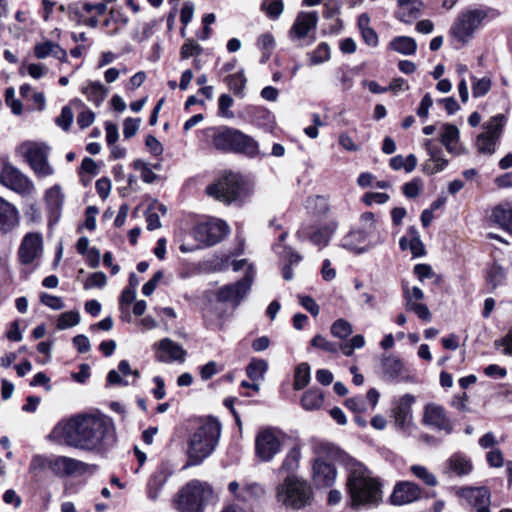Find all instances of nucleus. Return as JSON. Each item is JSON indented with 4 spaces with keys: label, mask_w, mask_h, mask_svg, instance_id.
Wrapping results in <instances>:
<instances>
[{
    "label": "nucleus",
    "mask_w": 512,
    "mask_h": 512,
    "mask_svg": "<svg viewBox=\"0 0 512 512\" xmlns=\"http://www.w3.org/2000/svg\"><path fill=\"white\" fill-rule=\"evenodd\" d=\"M375 244L369 240V231L365 229L351 231L343 239V247L355 253L368 251Z\"/></svg>",
    "instance_id": "obj_25"
},
{
    "label": "nucleus",
    "mask_w": 512,
    "mask_h": 512,
    "mask_svg": "<svg viewBox=\"0 0 512 512\" xmlns=\"http://www.w3.org/2000/svg\"><path fill=\"white\" fill-rule=\"evenodd\" d=\"M311 347L331 353V354H337L338 353V344L335 342H332L328 340L326 337L318 334L315 337L312 338L310 342Z\"/></svg>",
    "instance_id": "obj_49"
},
{
    "label": "nucleus",
    "mask_w": 512,
    "mask_h": 512,
    "mask_svg": "<svg viewBox=\"0 0 512 512\" xmlns=\"http://www.w3.org/2000/svg\"><path fill=\"white\" fill-rule=\"evenodd\" d=\"M506 277V271L500 265H493L490 267L487 280L495 288L501 285Z\"/></svg>",
    "instance_id": "obj_57"
},
{
    "label": "nucleus",
    "mask_w": 512,
    "mask_h": 512,
    "mask_svg": "<svg viewBox=\"0 0 512 512\" xmlns=\"http://www.w3.org/2000/svg\"><path fill=\"white\" fill-rule=\"evenodd\" d=\"M51 471V456L34 455L29 465V473L33 477H40L46 470Z\"/></svg>",
    "instance_id": "obj_44"
},
{
    "label": "nucleus",
    "mask_w": 512,
    "mask_h": 512,
    "mask_svg": "<svg viewBox=\"0 0 512 512\" xmlns=\"http://www.w3.org/2000/svg\"><path fill=\"white\" fill-rule=\"evenodd\" d=\"M254 275L255 272L250 267V272H248L243 279L234 284L221 287L217 293L218 300L231 303L233 306H238L250 291Z\"/></svg>",
    "instance_id": "obj_14"
},
{
    "label": "nucleus",
    "mask_w": 512,
    "mask_h": 512,
    "mask_svg": "<svg viewBox=\"0 0 512 512\" xmlns=\"http://www.w3.org/2000/svg\"><path fill=\"white\" fill-rule=\"evenodd\" d=\"M89 465L67 456H51V472L56 476H70L85 473Z\"/></svg>",
    "instance_id": "obj_21"
},
{
    "label": "nucleus",
    "mask_w": 512,
    "mask_h": 512,
    "mask_svg": "<svg viewBox=\"0 0 512 512\" xmlns=\"http://www.w3.org/2000/svg\"><path fill=\"white\" fill-rule=\"evenodd\" d=\"M268 369L267 361L263 359H252L246 368V374L253 382H259L264 379Z\"/></svg>",
    "instance_id": "obj_41"
},
{
    "label": "nucleus",
    "mask_w": 512,
    "mask_h": 512,
    "mask_svg": "<svg viewBox=\"0 0 512 512\" xmlns=\"http://www.w3.org/2000/svg\"><path fill=\"white\" fill-rule=\"evenodd\" d=\"M284 9V4L282 0H263L261 4V10L266 14L270 19L278 18Z\"/></svg>",
    "instance_id": "obj_50"
},
{
    "label": "nucleus",
    "mask_w": 512,
    "mask_h": 512,
    "mask_svg": "<svg viewBox=\"0 0 512 512\" xmlns=\"http://www.w3.org/2000/svg\"><path fill=\"white\" fill-rule=\"evenodd\" d=\"M236 145L234 152L245 154L248 157L254 158L260 155L258 142L251 136L244 134L239 130L236 138Z\"/></svg>",
    "instance_id": "obj_32"
},
{
    "label": "nucleus",
    "mask_w": 512,
    "mask_h": 512,
    "mask_svg": "<svg viewBox=\"0 0 512 512\" xmlns=\"http://www.w3.org/2000/svg\"><path fill=\"white\" fill-rule=\"evenodd\" d=\"M234 104L233 98L229 94H221L218 99V116L233 119L235 117L231 107Z\"/></svg>",
    "instance_id": "obj_51"
},
{
    "label": "nucleus",
    "mask_w": 512,
    "mask_h": 512,
    "mask_svg": "<svg viewBox=\"0 0 512 512\" xmlns=\"http://www.w3.org/2000/svg\"><path fill=\"white\" fill-rule=\"evenodd\" d=\"M228 225L221 219L209 218L199 222L194 228V237L206 246H212L221 241L227 234Z\"/></svg>",
    "instance_id": "obj_13"
},
{
    "label": "nucleus",
    "mask_w": 512,
    "mask_h": 512,
    "mask_svg": "<svg viewBox=\"0 0 512 512\" xmlns=\"http://www.w3.org/2000/svg\"><path fill=\"white\" fill-rule=\"evenodd\" d=\"M448 468L453 473L461 476L471 472L472 464L466 457L456 454L449 459Z\"/></svg>",
    "instance_id": "obj_45"
},
{
    "label": "nucleus",
    "mask_w": 512,
    "mask_h": 512,
    "mask_svg": "<svg viewBox=\"0 0 512 512\" xmlns=\"http://www.w3.org/2000/svg\"><path fill=\"white\" fill-rule=\"evenodd\" d=\"M15 152L29 164L37 178L54 174V168L48 160L50 147L46 143L27 140L19 144Z\"/></svg>",
    "instance_id": "obj_6"
},
{
    "label": "nucleus",
    "mask_w": 512,
    "mask_h": 512,
    "mask_svg": "<svg viewBox=\"0 0 512 512\" xmlns=\"http://www.w3.org/2000/svg\"><path fill=\"white\" fill-rule=\"evenodd\" d=\"M310 381V367L307 363L299 364L294 374V389L301 390L308 385Z\"/></svg>",
    "instance_id": "obj_48"
},
{
    "label": "nucleus",
    "mask_w": 512,
    "mask_h": 512,
    "mask_svg": "<svg viewBox=\"0 0 512 512\" xmlns=\"http://www.w3.org/2000/svg\"><path fill=\"white\" fill-rule=\"evenodd\" d=\"M330 332L332 336L337 339L344 340L353 333V326L347 320L340 318L335 320L331 327Z\"/></svg>",
    "instance_id": "obj_46"
},
{
    "label": "nucleus",
    "mask_w": 512,
    "mask_h": 512,
    "mask_svg": "<svg viewBox=\"0 0 512 512\" xmlns=\"http://www.w3.org/2000/svg\"><path fill=\"white\" fill-rule=\"evenodd\" d=\"M389 48L402 55H413L417 51V42L409 36H397L389 42Z\"/></svg>",
    "instance_id": "obj_36"
},
{
    "label": "nucleus",
    "mask_w": 512,
    "mask_h": 512,
    "mask_svg": "<svg viewBox=\"0 0 512 512\" xmlns=\"http://www.w3.org/2000/svg\"><path fill=\"white\" fill-rule=\"evenodd\" d=\"M20 225L18 208L0 197V234H8Z\"/></svg>",
    "instance_id": "obj_23"
},
{
    "label": "nucleus",
    "mask_w": 512,
    "mask_h": 512,
    "mask_svg": "<svg viewBox=\"0 0 512 512\" xmlns=\"http://www.w3.org/2000/svg\"><path fill=\"white\" fill-rule=\"evenodd\" d=\"M423 490L415 482L398 481L389 496L390 504L394 506H403L412 504L422 498Z\"/></svg>",
    "instance_id": "obj_17"
},
{
    "label": "nucleus",
    "mask_w": 512,
    "mask_h": 512,
    "mask_svg": "<svg viewBox=\"0 0 512 512\" xmlns=\"http://www.w3.org/2000/svg\"><path fill=\"white\" fill-rule=\"evenodd\" d=\"M225 82L230 91L237 97L243 98L247 79L243 71L231 74L226 77Z\"/></svg>",
    "instance_id": "obj_40"
},
{
    "label": "nucleus",
    "mask_w": 512,
    "mask_h": 512,
    "mask_svg": "<svg viewBox=\"0 0 512 512\" xmlns=\"http://www.w3.org/2000/svg\"><path fill=\"white\" fill-rule=\"evenodd\" d=\"M417 166V158L414 154H409L407 157L396 155L390 159V167L395 170L403 169L406 173H411Z\"/></svg>",
    "instance_id": "obj_43"
},
{
    "label": "nucleus",
    "mask_w": 512,
    "mask_h": 512,
    "mask_svg": "<svg viewBox=\"0 0 512 512\" xmlns=\"http://www.w3.org/2000/svg\"><path fill=\"white\" fill-rule=\"evenodd\" d=\"M492 222L512 234V203L505 202L495 206L490 215Z\"/></svg>",
    "instance_id": "obj_28"
},
{
    "label": "nucleus",
    "mask_w": 512,
    "mask_h": 512,
    "mask_svg": "<svg viewBox=\"0 0 512 512\" xmlns=\"http://www.w3.org/2000/svg\"><path fill=\"white\" fill-rule=\"evenodd\" d=\"M238 132L239 130L229 127L215 130L212 136L213 146L217 150L234 152Z\"/></svg>",
    "instance_id": "obj_26"
},
{
    "label": "nucleus",
    "mask_w": 512,
    "mask_h": 512,
    "mask_svg": "<svg viewBox=\"0 0 512 512\" xmlns=\"http://www.w3.org/2000/svg\"><path fill=\"white\" fill-rule=\"evenodd\" d=\"M402 250H410L414 257H421L425 254V247L415 228H409L407 235L399 241Z\"/></svg>",
    "instance_id": "obj_31"
},
{
    "label": "nucleus",
    "mask_w": 512,
    "mask_h": 512,
    "mask_svg": "<svg viewBox=\"0 0 512 512\" xmlns=\"http://www.w3.org/2000/svg\"><path fill=\"white\" fill-rule=\"evenodd\" d=\"M301 458L302 452L300 447L293 446L285 454V457L279 467V472L287 475H296V472L300 467Z\"/></svg>",
    "instance_id": "obj_33"
},
{
    "label": "nucleus",
    "mask_w": 512,
    "mask_h": 512,
    "mask_svg": "<svg viewBox=\"0 0 512 512\" xmlns=\"http://www.w3.org/2000/svg\"><path fill=\"white\" fill-rule=\"evenodd\" d=\"M221 435V424L213 417L200 422L196 430L190 434L187 444V464L185 467L197 466L208 458L215 450Z\"/></svg>",
    "instance_id": "obj_3"
},
{
    "label": "nucleus",
    "mask_w": 512,
    "mask_h": 512,
    "mask_svg": "<svg viewBox=\"0 0 512 512\" xmlns=\"http://www.w3.org/2000/svg\"><path fill=\"white\" fill-rule=\"evenodd\" d=\"M323 403L324 395L318 389L307 390L301 398V405L306 411L318 410L323 406Z\"/></svg>",
    "instance_id": "obj_38"
},
{
    "label": "nucleus",
    "mask_w": 512,
    "mask_h": 512,
    "mask_svg": "<svg viewBox=\"0 0 512 512\" xmlns=\"http://www.w3.org/2000/svg\"><path fill=\"white\" fill-rule=\"evenodd\" d=\"M170 475L171 471L167 465L162 464L155 470L147 484V496L149 499L156 500L158 498L160 490Z\"/></svg>",
    "instance_id": "obj_27"
},
{
    "label": "nucleus",
    "mask_w": 512,
    "mask_h": 512,
    "mask_svg": "<svg viewBox=\"0 0 512 512\" xmlns=\"http://www.w3.org/2000/svg\"><path fill=\"white\" fill-rule=\"evenodd\" d=\"M203 48L193 39H188L180 49V58L188 59L192 56H198L202 53Z\"/></svg>",
    "instance_id": "obj_54"
},
{
    "label": "nucleus",
    "mask_w": 512,
    "mask_h": 512,
    "mask_svg": "<svg viewBox=\"0 0 512 512\" xmlns=\"http://www.w3.org/2000/svg\"><path fill=\"white\" fill-rule=\"evenodd\" d=\"M257 46L262 50L264 56L268 58L274 49L275 39L270 33H264L257 39Z\"/></svg>",
    "instance_id": "obj_60"
},
{
    "label": "nucleus",
    "mask_w": 512,
    "mask_h": 512,
    "mask_svg": "<svg viewBox=\"0 0 512 512\" xmlns=\"http://www.w3.org/2000/svg\"><path fill=\"white\" fill-rule=\"evenodd\" d=\"M323 450L327 454V459L318 456L312 465V480L317 487H331L337 478V471L332 463L334 460L342 458V451L331 445H323Z\"/></svg>",
    "instance_id": "obj_8"
},
{
    "label": "nucleus",
    "mask_w": 512,
    "mask_h": 512,
    "mask_svg": "<svg viewBox=\"0 0 512 512\" xmlns=\"http://www.w3.org/2000/svg\"><path fill=\"white\" fill-rule=\"evenodd\" d=\"M275 495L281 506L292 510L303 509L314 499L311 484L298 475H287L276 487Z\"/></svg>",
    "instance_id": "obj_4"
},
{
    "label": "nucleus",
    "mask_w": 512,
    "mask_h": 512,
    "mask_svg": "<svg viewBox=\"0 0 512 512\" xmlns=\"http://www.w3.org/2000/svg\"><path fill=\"white\" fill-rule=\"evenodd\" d=\"M457 495L476 509V512H490L491 494L486 487H463Z\"/></svg>",
    "instance_id": "obj_20"
},
{
    "label": "nucleus",
    "mask_w": 512,
    "mask_h": 512,
    "mask_svg": "<svg viewBox=\"0 0 512 512\" xmlns=\"http://www.w3.org/2000/svg\"><path fill=\"white\" fill-rule=\"evenodd\" d=\"M330 59V48L326 43H321L309 54L310 65H318Z\"/></svg>",
    "instance_id": "obj_52"
},
{
    "label": "nucleus",
    "mask_w": 512,
    "mask_h": 512,
    "mask_svg": "<svg viewBox=\"0 0 512 512\" xmlns=\"http://www.w3.org/2000/svg\"><path fill=\"white\" fill-rule=\"evenodd\" d=\"M317 20L318 17L315 12L299 13L291 28V34L298 38H304L311 29L316 27Z\"/></svg>",
    "instance_id": "obj_29"
},
{
    "label": "nucleus",
    "mask_w": 512,
    "mask_h": 512,
    "mask_svg": "<svg viewBox=\"0 0 512 512\" xmlns=\"http://www.w3.org/2000/svg\"><path fill=\"white\" fill-rule=\"evenodd\" d=\"M213 490L207 483L193 480L178 494L177 509L180 512H202L203 506L212 499Z\"/></svg>",
    "instance_id": "obj_7"
},
{
    "label": "nucleus",
    "mask_w": 512,
    "mask_h": 512,
    "mask_svg": "<svg viewBox=\"0 0 512 512\" xmlns=\"http://www.w3.org/2000/svg\"><path fill=\"white\" fill-rule=\"evenodd\" d=\"M347 490L353 509L371 508L382 501V484L362 463L351 460L347 464Z\"/></svg>",
    "instance_id": "obj_2"
},
{
    "label": "nucleus",
    "mask_w": 512,
    "mask_h": 512,
    "mask_svg": "<svg viewBox=\"0 0 512 512\" xmlns=\"http://www.w3.org/2000/svg\"><path fill=\"white\" fill-rule=\"evenodd\" d=\"M64 201V196L59 185H54L45 193V202L52 214H58Z\"/></svg>",
    "instance_id": "obj_39"
},
{
    "label": "nucleus",
    "mask_w": 512,
    "mask_h": 512,
    "mask_svg": "<svg viewBox=\"0 0 512 512\" xmlns=\"http://www.w3.org/2000/svg\"><path fill=\"white\" fill-rule=\"evenodd\" d=\"M255 120L258 123V125L265 127H273L275 122L274 115L265 108L255 109Z\"/></svg>",
    "instance_id": "obj_62"
},
{
    "label": "nucleus",
    "mask_w": 512,
    "mask_h": 512,
    "mask_svg": "<svg viewBox=\"0 0 512 512\" xmlns=\"http://www.w3.org/2000/svg\"><path fill=\"white\" fill-rule=\"evenodd\" d=\"M80 313L78 311L63 312L58 316L56 327L58 330H66L80 323Z\"/></svg>",
    "instance_id": "obj_47"
},
{
    "label": "nucleus",
    "mask_w": 512,
    "mask_h": 512,
    "mask_svg": "<svg viewBox=\"0 0 512 512\" xmlns=\"http://www.w3.org/2000/svg\"><path fill=\"white\" fill-rule=\"evenodd\" d=\"M494 346L501 354L512 357V325L503 337L494 342Z\"/></svg>",
    "instance_id": "obj_55"
},
{
    "label": "nucleus",
    "mask_w": 512,
    "mask_h": 512,
    "mask_svg": "<svg viewBox=\"0 0 512 512\" xmlns=\"http://www.w3.org/2000/svg\"><path fill=\"white\" fill-rule=\"evenodd\" d=\"M285 435L274 427L260 429L255 437V455L262 462H271L280 453Z\"/></svg>",
    "instance_id": "obj_11"
},
{
    "label": "nucleus",
    "mask_w": 512,
    "mask_h": 512,
    "mask_svg": "<svg viewBox=\"0 0 512 512\" xmlns=\"http://www.w3.org/2000/svg\"><path fill=\"white\" fill-rule=\"evenodd\" d=\"M423 189V181L420 178H413L402 186L405 197L412 199L417 197Z\"/></svg>",
    "instance_id": "obj_56"
},
{
    "label": "nucleus",
    "mask_w": 512,
    "mask_h": 512,
    "mask_svg": "<svg viewBox=\"0 0 512 512\" xmlns=\"http://www.w3.org/2000/svg\"><path fill=\"white\" fill-rule=\"evenodd\" d=\"M155 360L161 363H183L187 352L177 342L170 338H163L153 345Z\"/></svg>",
    "instance_id": "obj_16"
},
{
    "label": "nucleus",
    "mask_w": 512,
    "mask_h": 512,
    "mask_svg": "<svg viewBox=\"0 0 512 512\" xmlns=\"http://www.w3.org/2000/svg\"><path fill=\"white\" fill-rule=\"evenodd\" d=\"M403 298L405 300V307L409 306L410 303H419L424 299V292L417 286L409 287L404 285L403 287Z\"/></svg>",
    "instance_id": "obj_53"
},
{
    "label": "nucleus",
    "mask_w": 512,
    "mask_h": 512,
    "mask_svg": "<svg viewBox=\"0 0 512 512\" xmlns=\"http://www.w3.org/2000/svg\"><path fill=\"white\" fill-rule=\"evenodd\" d=\"M133 167L140 171L141 179L145 183H152L156 179V174L149 168L146 162L141 159H137L133 162Z\"/></svg>",
    "instance_id": "obj_61"
},
{
    "label": "nucleus",
    "mask_w": 512,
    "mask_h": 512,
    "mask_svg": "<svg viewBox=\"0 0 512 512\" xmlns=\"http://www.w3.org/2000/svg\"><path fill=\"white\" fill-rule=\"evenodd\" d=\"M73 112L70 107L65 106L62 108L60 115L56 118V124L63 130H69L73 122Z\"/></svg>",
    "instance_id": "obj_64"
},
{
    "label": "nucleus",
    "mask_w": 512,
    "mask_h": 512,
    "mask_svg": "<svg viewBox=\"0 0 512 512\" xmlns=\"http://www.w3.org/2000/svg\"><path fill=\"white\" fill-rule=\"evenodd\" d=\"M424 147L429 155L428 160L436 165L434 171H443L448 166L449 161L444 157L442 149L433 144L430 139L425 141Z\"/></svg>",
    "instance_id": "obj_37"
},
{
    "label": "nucleus",
    "mask_w": 512,
    "mask_h": 512,
    "mask_svg": "<svg viewBox=\"0 0 512 512\" xmlns=\"http://www.w3.org/2000/svg\"><path fill=\"white\" fill-rule=\"evenodd\" d=\"M406 310L414 312L421 320L425 322H430L432 315L426 304L419 303H410L409 306H406Z\"/></svg>",
    "instance_id": "obj_63"
},
{
    "label": "nucleus",
    "mask_w": 512,
    "mask_h": 512,
    "mask_svg": "<svg viewBox=\"0 0 512 512\" xmlns=\"http://www.w3.org/2000/svg\"><path fill=\"white\" fill-rule=\"evenodd\" d=\"M409 472L429 487H435L438 484L437 477L423 465L413 464L409 467Z\"/></svg>",
    "instance_id": "obj_42"
},
{
    "label": "nucleus",
    "mask_w": 512,
    "mask_h": 512,
    "mask_svg": "<svg viewBox=\"0 0 512 512\" xmlns=\"http://www.w3.org/2000/svg\"><path fill=\"white\" fill-rule=\"evenodd\" d=\"M414 402V396L406 394L395 402L392 410L395 425L407 434H411L416 429L412 416V404Z\"/></svg>",
    "instance_id": "obj_15"
},
{
    "label": "nucleus",
    "mask_w": 512,
    "mask_h": 512,
    "mask_svg": "<svg viewBox=\"0 0 512 512\" xmlns=\"http://www.w3.org/2000/svg\"><path fill=\"white\" fill-rule=\"evenodd\" d=\"M113 432L110 418L101 414H77L60 420L47 435V440L84 451H100Z\"/></svg>",
    "instance_id": "obj_1"
},
{
    "label": "nucleus",
    "mask_w": 512,
    "mask_h": 512,
    "mask_svg": "<svg viewBox=\"0 0 512 512\" xmlns=\"http://www.w3.org/2000/svg\"><path fill=\"white\" fill-rule=\"evenodd\" d=\"M34 55L38 59H44L48 56H53L61 62H67V52L61 46L52 41H44L37 43L34 47Z\"/></svg>",
    "instance_id": "obj_30"
},
{
    "label": "nucleus",
    "mask_w": 512,
    "mask_h": 512,
    "mask_svg": "<svg viewBox=\"0 0 512 512\" xmlns=\"http://www.w3.org/2000/svg\"><path fill=\"white\" fill-rule=\"evenodd\" d=\"M440 142L448 153L454 156H460L466 153V149L460 142V131L457 126L444 123L441 125Z\"/></svg>",
    "instance_id": "obj_22"
},
{
    "label": "nucleus",
    "mask_w": 512,
    "mask_h": 512,
    "mask_svg": "<svg viewBox=\"0 0 512 512\" xmlns=\"http://www.w3.org/2000/svg\"><path fill=\"white\" fill-rule=\"evenodd\" d=\"M506 122L505 115L497 114L483 124L484 131L477 136L475 141L478 153L490 156L496 152Z\"/></svg>",
    "instance_id": "obj_10"
},
{
    "label": "nucleus",
    "mask_w": 512,
    "mask_h": 512,
    "mask_svg": "<svg viewBox=\"0 0 512 512\" xmlns=\"http://www.w3.org/2000/svg\"><path fill=\"white\" fill-rule=\"evenodd\" d=\"M0 183L22 197L31 196L36 190L33 181L11 164L3 166L0 173Z\"/></svg>",
    "instance_id": "obj_12"
},
{
    "label": "nucleus",
    "mask_w": 512,
    "mask_h": 512,
    "mask_svg": "<svg viewBox=\"0 0 512 512\" xmlns=\"http://www.w3.org/2000/svg\"><path fill=\"white\" fill-rule=\"evenodd\" d=\"M398 11L396 17L404 23H410L420 14V3L414 0H397Z\"/></svg>",
    "instance_id": "obj_35"
},
{
    "label": "nucleus",
    "mask_w": 512,
    "mask_h": 512,
    "mask_svg": "<svg viewBox=\"0 0 512 512\" xmlns=\"http://www.w3.org/2000/svg\"><path fill=\"white\" fill-rule=\"evenodd\" d=\"M81 92L87 97L88 101L99 106L106 98L108 89L99 81H88Z\"/></svg>",
    "instance_id": "obj_34"
},
{
    "label": "nucleus",
    "mask_w": 512,
    "mask_h": 512,
    "mask_svg": "<svg viewBox=\"0 0 512 512\" xmlns=\"http://www.w3.org/2000/svg\"><path fill=\"white\" fill-rule=\"evenodd\" d=\"M338 224L336 221L331 220L324 224L319 225L313 232L306 234L304 231H299L297 236L299 238L307 237L319 249L326 247L335 233Z\"/></svg>",
    "instance_id": "obj_24"
},
{
    "label": "nucleus",
    "mask_w": 512,
    "mask_h": 512,
    "mask_svg": "<svg viewBox=\"0 0 512 512\" xmlns=\"http://www.w3.org/2000/svg\"><path fill=\"white\" fill-rule=\"evenodd\" d=\"M422 423L425 426L438 431H444L447 434L452 431V423L447 417L444 408L435 403H429L424 406Z\"/></svg>",
    "instance_id": "obj_19"
},
{
    "label": "nucleus",
    "mask_w": 512,
    "mask_h": 512,
    "mask_svg": "<svg viewBox=\"0 0 512 512\" xmlns=\"http://www.w3.org/2000/svg\"><path fill=\"white\" fill-rule=\"evenodd\" d=\"M499 11L491 7L467 9L459 13L449 29V35L458 43H469L486 19H494Z\"/></svg>",
    "instance_id": "obj_5"
},
{
    "label": "nucleus",
    "mask_w": 512,
    "mask_h": 512,
    "mask_svg": "<svg viewBox=\"0 0 512 512\" xmlns=\"http://www.w3.org/2000/svg\"><path fill=\"white\" fill-rule=\"evenodd\" d=\"M245 184L246 181L242 175L229 172L216 183L209 185L206 192L216 200L230 204L242 195Z\"/></svg>",
    "instance_id": "obj_9"
},
{
    "label": "nucleus",
    "mask_w": 512,
    "mask_h": 512,
    "mask_svg": "<svg viewBox=\"0 0 512 512\" xmlns=\"http://www.w3.org/2000/svg\"><path fill=\"white\" fill-rule=\"evenodd\" d=\"M491 88V80L488 77L474 79L472 82L473 97H482L489 92Z\"/></svg>",
    "instance_id": "obj_58"
},
{
    "label": "nucleus",
    "mask_w": 512,
    "mask_h": 512,
    "mask_svg": "<svg viewBox=\"0 0 512 512\" xmlns=\"http://www.w3.org/2000/svg\"><path fill=\"white\" fill-rule=\"evenodd\" d=\"M42 251V235L37 232L27 233L24 235L18 249L19 261L24 265L31 264L41 256Z\"/></svg>",
    "instance_id": "obj_18"
},
{
    "label": "nucleus",
    "mask_w": 512,
    "mask_h": 512,
    "mask_svg": "<svg viewBox=\"0 0 512 512\" xmlns=\"http://www.w3.org/2000/svg\"><path fill=\"white\" fill-rule=\"evenodd\" d=\"M263 492V488L257 483L246 484L241 488L238 498L247 501L253 497L261 496Z\"/></svg>",
    "instance_id": "obj_59"
}]
</instances>
